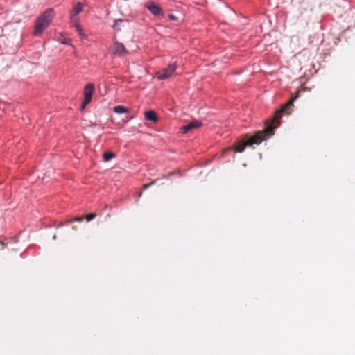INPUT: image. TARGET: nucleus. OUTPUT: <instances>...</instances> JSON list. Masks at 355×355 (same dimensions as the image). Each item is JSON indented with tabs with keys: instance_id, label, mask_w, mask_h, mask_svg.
<instances>
[{
	"instance_id": "obj_9",
	"label": "nucleus",
	"mask_w": 355,
	"mask_h": 355,
	"mask_svg": "<svg viewBox=\"0 0 355 355\" xmlns=\"http://www.w3.org/2000/svg\"><path fill=\"white\" fill-rule=\"evenodd\" d=\"M145 119L152 122H156L157 121V116L156 113L153 110L147 111L144 113Z\"/></svg>"
},
{
	"instance_id": "obj_5",
	"label": "nucleus",
	"mask_w": 355,
	"mask_h": 355,
	"mask_svg": "<svg viewBox=\"0 0 355 355\" xmlns=\"http://www.w3.org/2000/svg\"><path fill=\"white\" fill-rule=\"evenodd\" d=\"M94 90V85L93 83H88L84 88V100L82 103V109H84L92 100V95Z\"/></svg>"
},
{
	"instance_id": "obj_4",
	"label": "nucleus",
	"mask_w": 355,
	"mask_h": 355,
	"mask_svg": "<svg viewBox=\"0 0 355 355\" xmlns=\"http://www.w3.org/2000/svg\"><path fill=\"white\" fill-rule=\"evenodd\" d=\"M110 51L113 55L119 57H125L128 54V51L126 50L123 44L119 42L114 43L110 47Z\"/></svg>"
},
{
	"instance_id": "obj_15",
	"label": "nucleus",
	"mask_w": 355,
	"mask_h": 355,
	"mask_svg": "<svg viewBox=\"0 0 355 355\" xmlns=\"http://www.w3.org/2000/svg\"><path fill=\"white\" fill-rule=\"evenodd\" d=\"M83 219H84L83 217H76L74 219L70 220V222H72V221L82 222L83 220Z\"/></svg>"
},
{
	"instance_id": "obj_16",
	"label": "nucleus",
	"mask_w": 355,
	"mask_h": 355,
	"mask_svg": "<svg viewBox=\"0 0 355 355\" xmlns=\"http://www.w3.org/2000/svg\"><path fill=\"white\" fill-rule=\"evenodd\" d=\"M122 21H123V20H122V19H116V20L114 21V27H116V26H118V24H119V23H121Z\"/></svg>"
},
{
	"instance_id": "obj_8",
	"label": "nucleus",
	"mask_w": 355,
	"mask_h": 355,
	"mask_svg": "<svg viewBox=\"0 0 355 355\" xmlns=\"http://www.w3.org/2000/svg\"><path fill=\"white\" fill-rule=\"evenodd\" d=\"M200 126H201L200 122H199L198 121H193L189 123L188 124L182 126L181 128V132L182 133H187V132H189L191 130H193V129H196Z\"/></svg>"
},
{
	"instance_id": "obj_12",
	"label": "nucleus",
	"mask_w": 355,
	"mask_h": 355,
	"mask_svg": "<svg viewBox=\"0 0 355 355\" xmlns=\"http://www.w3.org/2000/svg\"><path fill=\"white\" fill-rule=\"evenodd\" d=\"M96 217V214L94 213H91L86 216L85 218L87 221H90L93 220Z\"/></svg>"
},
{
	"instance_id": "obj_10",
	"label": "nucleus",
	"mask_w": 355,
	"mask_h": 355,
	"mask_svg": "<svg viewBox=\"0 0 355 355\" xmlns=\"http://www.w3.org/2000/svg\"><path fill=\"white\" fill-rule=\"evenodd\" d=\"M114 112L117 114H123L129 112V110L123 105H117L114 107Z\"/></svg>"
},
{
	"instance_id": "obj_1",
	"label": "nucleus",
	"mask_w": 355,
	"mask_h": 355,
	"mask_svg": "<svg viewBox=\"0 0 355 355\" xmlns=\"http://www.w3.org/2000/svg\"><path fill=\"white\" fill-rule=\"evenodd\" d=\"M298 96L299 92H297L295 96L292 97L287 103L283 105L279 110L276 111L275 119L272 123H277V125H268L263 131L257 132L246 141H239L236 146L235 151L241 153L245 150L246 146H250L254 144L259 145L263 141L272 136L274 134V129L279 125V119L282 117V114L286 113L288 114L290 113L288 110L293 106L294 101L298 98Z\"/></svg>"
},
{
	"instance_id": "obj_11",
	"label": "nucleus",
	"mask_w": 355,
	"mask_h": 355,
	"mask_svg": "<svg viewBox=\"0 0 355 355\" xmlns=\"http://www.w3.org/2000/svg\"><path fill=\"white\" fill-rule=\"evenodd\" d=\"M115 157V154L112 152H105L103 155V160L108 162Z\"/></svg>"
},
{
	"instance_id": "obj_13",
	"label": "nucleus",
	"mask_w": 355,
	"mask_h": 355,
	"mask_svg": "<svg viewBox=\"0 0 355 355\" xmlns=\"http://www.w3.org/2000/svg\"><path fill=\"white\" fill-rule=\"evenodd\" d=\"M78 21L76 22H73L74 24V26L76 27V30L79 33L80 35H82V29L80 27V26L77 24Z\"/></svg>"
},
{
	"instance_id": "obj_2",
	"label": "nucleus",
	"mask_w": 355,
	"mask_h": 355,
	"mask_svg": "<svg viewBox=\"0 0 355 355\" xmlns=\"http://www.w3.org/2000/svg\"><path fill=\"white\" fill-rule=\"evenodd\" d=\"M54 15L55 13L53 8L46 10L36 20L34 26L33 35L35 36L40 35L50 25Z\"/></svg>"
},
{
	"instance_id": "obj_17",
	"label": "nucleus",
	"mask_w": 355,
	"mask_h": 355,
	"mask_svg": "<svg viewBox=\"0 0 355 355\" xmlns=\"http://www.w3.org/2000/svg\"><path fill=\"white\" fill-rule=\"evenodd\" d=\"M168 18H169L171 20H173V21H175V20H177V19H177V17H176L175 15H172V14H171V15H168Z\"/></svg>"
},
{
	"instance_id": "obj_7",
	"label": "nucleus",
	"mask_w": 355,
	"mask_h": 355,
	"mask_svg": "<svg viewBox=\"0 0 355 355\" xmlns=\"http://www.w3.org/2000/svg\"><path fill=\"white\" fill-rule=\"evenodd\" d=\"M84 7V4L81 2H77L74 5L73 10L71 11V20L72 22H76L78 19L76 18V15H78L80 12H82Z\"/></svg>"
},
{
	"instance_id": "obj_3",
	"label": "nucleus",
	"mask_w": 355,
	"mask_h": 355,
	"mask_svg": "<svg viewBox=\"0 0 355 355\" xmlns=\"http://www.w3.org/2000/svg\"><path fill=\"white\" fill-rule=\"evenodd\" d=\"M177 69L175 63L169 64L168 67L156 73V76L159 80H165L172 76Z\"/></svg>"
},
{
	"instance_id": "obj_14",
	"label": "nucleus",
	"mask_w": 355,
	"mask_h": 355,
	"mask_svg": "<svg viewBox=\"0 0 355 355\" xmlns=\"http://www.w3.org/2000/svg\"><path fill=\"white\" fill-rule=\"evenodd\" d=\"M155 181H153V182H150V183H148V184H144L143 188H144V189H148V187H150L151 185L154 184H155Z\"/></svg>"
},
{
	"instance_id": "obj_6",
	"label": "nucleus",
	"mask_w": 355,
	"mask_h": 355,
	"mask_svg": "<svg viewBox=\"0 0 355 355\" xmlns=\"http://www.w3.org/2000/svg\"><path fill=\"white\" fill-rule=\"evenodd\" d=\"M145 8L155 17H160L164 16V11L162 8L155 1H148L145 4Z\"/></svg>"
}]
</instances>
